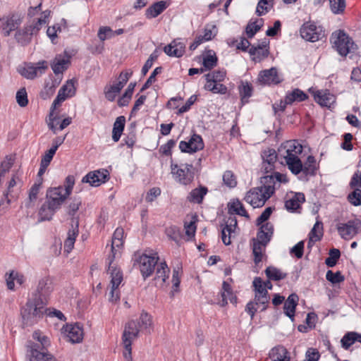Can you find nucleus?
<instances>
[{"label":"nucleus","mask_w":361,"mask_h":361,"mask_svg":"<svg viewBox=\"0 0 361 361\" xmlns=\"http://www.w3.org/2000/svg\"><path fill=\"white\" fill-rule=\"evenodd\" d=\"M16 178L17 176L14 175L8 183V189L4 194V199L1 200L0 202V212L3 210V212H5L10 204L11 200L8 198V195L11 192V189L17 184Z\"/></svg>","instance_id":"43"},{"label":"nucleus","mask_w":361,"mask_h":361,"mask_svg":"<svg viewBox=\"0 0 361 361\" xmlns=\"http://www.w3.org/2000/svg\"><path fill=\"white\" fill-rule=\"evenodd\" d=\"M226 72L224 69L214 71L205 75L207 82H213L214 83L220 82L224 80Z\"/></svg>","instance_id":"48"},{"label":"nucleus","mask_w":361,"mask_h":361,"mask_svg":"<svg viewBox=\"0 0 361 361\" xmlns=\"http://www.w3.org/2000/svg\"><path fill=\"white\" fill-rule=\"evenodd\" d=\"M274 233V226L270 222L262 224L257 233L256 241L267 245Z\"/></svg>","instance_id":"22"},{"label":"nucleus","mask_w":361,"mask_h":361,"mask_svg":"<svg viewBox=\"0 0 361 361\" xmlns=\"http://www.w3.org/2000/svg\"><path fill=\"white\" fill-rule=\"evenodd\" d=\"M238 90L241 103L243 104H247L249 102V98L252 95L253 87L252 85L247 81H241Z\"/></svg>","instance_id":"37"},{"label":"nucleus","mask_w":361,"mask_h":361,"mask_svg":"<svg viewBox=\"0 0 361 361\" xmlns=\"http://www.w3.org/2000/svg\"><path fill=\"white\" fill-rule=\"evenodd\" d=\"M164 51L169 56L180 57L185 53V45L180 42L173 41L164 48Z\"/></svg>","instance_id":"31"},{"label":"nucleus","mask_w":361,"mask_h":361,"mask_svg":"<svg viewBox=\"0 0 361 361\" xmlns=\"http://www.w3.org/2000/svg\"><path fill=\"white\" fill-rule=\"evenodd\" d=\"M208 192L205 186H200L191 190L187 197V200L190 202L200 204L202 202L204 196Z\"/></svg>","instance_id":"35"},{"label":"nucleus","mask_w":361,"mask_h":361,"mask_svg":"<svg viewBox=\"0 0 361 361\" xmlns=\"http://www.w3.org/2000/svg\"><path fill=\"white\" fill-rule=\"evenodd\" d=\"M69 63L68 59L61 55H56L51 63V67L54 73L57 75L65 71L68 68V63Z\"/></svg>","instance_id":"32"},{"label":"nucleus","mask_w":361,"mask_h":361,"mask_svg":"<svg viewBox=\"0 0 361 361\" xmlns=\"http://www.w3.org/2000/svg\"><path fill=\"white\" fill-rule=\"evenodd\" d=\"M305 195L302 193H295L291 198L285 202V207L289 212H295L300 208V204L305 202Z\"/></svg>","instance_id":"34"},{"label":"nucleus","mask_w":361,"mask_h":361,"mask_svg":"<svg viewBox=\"0 0 361 361\" xmlns=\"http://www.w3.org/2000/svg\"><path fill=\"white\" fill-rule=\"evenodd\" d=\"M59 91H62V94L66 95L67 97H73L75 94L74 82L72 80H68Z\"/></svg>","instance_id":"61"},{"label":"nucleus","mask_w":361,"mask_h":361,"mask_svg":"<svg viewBox=\"0 0 361 361\" xmlns=\"http://www.w3.org/2000/svg\"><path fill=\"white\" fill-rule=\"evenodd\" d=\"M279 156L274 149H267L262 152V158L263 159L262 170L264 173H269L275 171V164Z\"/></svg>","instance_id":"19"},{"label":"nucleus","mask_w":361,"mask_h":361,"mask_svg":"<svg viewBox=\"0 0 361 361\" xmlns=\"http://www.w3.org/2000/svg\"><path fill=\"white\" fill-rule=\"evenodd\" d=\"M269 358L272 361H290V357L287 349L282 345L274 347L269 353Z\"/></svg>","instance_id":"28"},{"label":"nucleus","mask_w":361,"mask_h":361,"mask_svg":"<svg viewBox=\"0 0 361 361\" xmlns=\"http://www.w3.org/2000/svg\"><path fill=\"white\" fill-rule=\"evenodd\" d=\"M169 273L170 269L166 262L158 264L157 265L156 276L154 277L156 285L162 287L169 279Z\"/></svg>","instance_id":"23"},{"label":"nucleus","mask_w":361,"mask_h":361,"mask_svg":"<svg viewBox=\"0 0 361 361\" xmlns=\"http://www.w3.org/2000/svg\"><path fill=\"white\" fill-rule=\"evenodd\" d=\"M302 152V146L295 140L283 143L279 149L281 157H298Z\"/></svg>","instance_id":"16"},{"label":"nucleus","mask_w":361,"mask_h":361,"mask_svg":"<svg viewBox=\"0 0 361 361\" xmlns=\"http://www.w3.org/2000/svg\"><path fill=\"white\" fill-rule=\"evenodd\" d=\"M309 92L312 94L314 101L321 106L330 108L336 101L334 95L327 90H314L310 88Z\"/></svg>","instance_id":"18"},{"label":"nucleus","mask_w":361,"mask_h":361,"mask_svg":"<svg viewBox=\"0 0 361 361\" xmlns=\"http://www.w3.org/2000/svg\"><path fill=\"white\" fill-rule=\"evenodd\" d=\"M97 37L101 41L104 42L114 37V32L110 27L102 26L98 30Z\"/></svg>","instance_id":"58"},{"label":"nucleus","mask_w":361,"mask_h":361,"mask_svg":"<svg viewBox=\"0 0 361 361\" xmlns=\"http://www.w3.org/2000/svg\"><path fill=\"white\" fill-rule=\"evenodd\" d=\"M159 256L155 253L152 256L142 254L139 257L137 263L144 279L150 276L154 271L155 266L158 264Z\"/></svg>","instance_id":"9"},{"label":"nucleus","mask_w":361,"mask_h":361,"mask_svg":"<svg viewBox=\"0 0 361 361\" xmlns=\"http://www.w3.org/2000/svg\"><path fill=\"white\" fill-rule=\"evenodd\" d=\"M222 292L221 293V300L219 302V305L221 307H224L227 305L228 299L232 303H235L237 300V298L233 295L232 288L231 285L226 282L224 281L222 283Z\"/></svg>","instance_id":"29"},{"label":"nucleus","mask_w":361,"mask_h":361,"mask_svg":"<svg viewBox=\"0 0 361 361\" xmlns=\"http://www.w3.org/2000/svg\"><path fill=\"white\" fill-rule=\"evenodd\" d=\"M44 24H46L45 20L37 19L17 30L14 36L17 43L23 47L28 45L32 41V36L37 35Z\"/></svg>","instance_id":"4"},{"label":"nucleus","mask_w":361,"mask_h":361,"mask_svg":"<svg viewBox=\"0 0 361 361\" xmlns=\"http://www.w3.org/2000/svg\"><path fill=\"white\" fill-rule=\"evenodd\" d=\"M68 197V195H66L63 191V186L47 190L46 202L42 205L39 212L41 221L51 220Z\"/></svg>","instance_id":"1"},{"label":"nucleus","mask_w":361,"mask_h":361,"mask_svg":"<svg viewBox=\"0 0 361 361\" xmlns=\"http://www.w3.org/2000/svg\"><path fill=\"white\" fill-rule=\"evenodd\" d=\"M5 276L7 288L11 290H14L15 281L20 286L23 285L25 281V276L22 274L13 270L11 271L9 273H6Z\"/></svg>","instance_id":"30"},{"label":"nucleus","mask_w":361,"mask_h":361,"mask_svg":"<svg viewBox=\"0 0 361 361\" xmlns=\"http://www.w3.org/2000/svg\"><path fill=\"white\" fill-rule=\"evenodd\" d=\"M329 256L325 259V264L329 267H334L340 258L341 252L338 249L332 248L329 250Z\"/></svg>","instance_id":"53"},{"label":"nucleus","mask_w":361,"mask_h":361,"mask_svg":"<svg viewBox=\"0 0 361 361\" xmlns=\"http://www.w3.org/2000/svg\"><path fill=\"white\" fill-rule=\"evenodd\" d=\"M361 226V220L355 219L345 224H338L337 230L341 237L344 240H350L357 234Z\"/></svg>","instance_id":"11"},{"label":"nucleus","mask_w":361,"mask_h":361,"mask_svg":"<svg viewBox=\"0 0 361 361\" xmlns=\"http://www.w3.org/2000/svg\"><path fill=\"white\" fill-rule=\"evenodd\" d=\"M126 118L120 116L116 118L112 130V139L114 142H118L123 133L125 128Z\"/></svg>","instance_id":"39"},{"label":"nucleus","mask_w":361,"mask_h":361,"mask_svg":"<svg viewBox=\"0 0 361 361\" xmlns=\"http://www.w3.org/2000/svg\"><path fill=\"white\" fill-rule=\"evenodd\" d=\"M229 209L233 210V212H235L238 215L245 216L246 218L250 217L244 206L238 200H237L236 201H233L232 202Z\"/></svg>","instance_id":"59"},{"label":"nucleus","mask_w":361,"mask_h":361,"mask_svg":"<svg viewBox=\"0 0 361 361\" xmlns=\"http://www.w3.org/2000/svg\"><path fill=\"white\" fill-rule=\"evenodd\" d=\"M353 190L348 195V201L353 206L361 205V189L357 187L353 188Z\"/></svg>","instance_id":"52"},{"label":"nucleus","mask_w":361,"mask_h":361,"mask_svg":"<svg viewBox=\"0 0 361 361\" xmlns=\"http://www.w3.org/2000/svg\"><path fill=\"white\" fill-rule=\"evenodd\" d=\"M326 279L333 284L339 283L344 281L345 278L340 271L333 272L328 270L326 274Z\"/></svg>","instance_id":"62"},{"label":"nucleus","mask_w":361,"mask_h":361,"mask_svg":"<svg viewBox=\"0 0 361 361\" xmlns=\"http://www.w3.org/2000/svg\"><path fill=\"white\" fill-rule=\"evenodd\" d=\"M82 205V200L80 197H73L71 199V202L67 207V213L72 216L73 221L75 219V215Z\"/></svg>","instance_id":"49"},{"label":"nucleus","mask_w":361,"mask_h":361,"mask_svg":"<svg viewBox=\"0 0 361 361\" xmlns=\"http://www.w3.org/2000/svg\"><path fill=\"white\" fill-rule=\"evenodd\" d=\"M273 1L274 0H259L256 8L257 15L262 16L268 13L270 10V7L268 5Z\"/></svg>","instance_id":"60"},{"label":"nucleus","mask_w":361,"mask_h":361,"mask_svg":"<svg viewBox=\"0 0 361 361\" xmlns=\"http://www.w3.org/2000/svg\"><path fill=\"white\" fill-rule=\"evenodd\" d=\"M32 338L39 343H30L28 345L30 361H56L54 355L49 353L45 348L49 344L48 338L42 336L39 331H35L32 334Z\"/></svg>","instance_id":"3"},{"label":"nucleus","mask_w":361,"mask_h":361,"mask_svg":"<svg viewBox=\"0 0 361 361\" xmlns=\"http://www.w3.org/2000/svg\"><path fill=\"white\" fill-rule=\"evenodd\" d=\"M356 341L361 343V334L353 331L348 332L341 338V346L344 349L348 350Z\"/></svg>","instance_id":"40"},{"label":"nucleus","mask_w":361,"mask_h":361,"mask_svg":"<svg viewBox=\"0 0 361 361\" xmlns=\"http://www.w3.org/2000/svg\"><path fill=\"white\" fill-rule=\"evenodd\" d=\"M286 177L279 172L272 171L269 173H264L261 177L260 188L267 193V197H271L275 192V185L276 183L286 182Z\"/></svg>","instance_id":"8"},{"label":"nucleus","mask_w":361,"mask_h":361,"mask_svg":"<svg viewBox=\"0 0 361 361\" xmlns=\"http://www.w3.org/2000/svg\"><path fill=\"white\" fill-rule=\"evenodd\" d=\"M277 69L272 67L261 71L258 75L257 82L262 85H277L281 82Z\"/></svg>","instance_id":"17"},{"label":"nucleus","mask_w":361,"mask_h":361,"mask_svg":"<svg viewBox=\"0 0 361 361\" xmlns=\"http://www.w3.org/2000/svg\"><path fill=\"white\" fill-rule=\"evenodd\" d=\"M78 235V219L75 220V226L72 224V228L69 229L68 236L64 241V249L67 252H70L73 248L75 238Z\"/></svg>","instance_id":"33"},{"label":"nucleus","mask_w":361,"mask_h":361,"mask_svg":"<svg viewBox=\"0 0 361 361\" xmlns=\"http://www.w3.org/2000/svg\"><path fill=\"white\" fill-rule=\"evenodd\" d=\"M216 26L213 24H207L204 29L203 38H204V40L209 41L216 35Z\"/></svg>","instance_id":"64"},{"label":"nucleus","mask_w":361,"mask_h":361,"mask_svg":"<svg viewBox=\"0 0 361 361\" xmlns=\"http://www.w3.org/2000/svg\"><path fill=\"white\" fill-rule=\"evenodd\" d=\"M169 4H168L165 1H160L152 4L147 10L145 11L146 18L148 19L154 18L160 15L164 11H165Z\"/></svg>","instance_id":"25"},{"label":"nucleus","mask_w":361,"mask_h":361,"mask_svg":"<svg viewBox=\"0 0 361 361\" xmlns=\"http://www.w3.org/2000/svg\"><path fill=\"white\" fill-rule=\"evenodd\" d=\"M42 184V178L38 180L37 183H35L34 185L31 187L29 191V204L27 207H30V204L32 202H35L37 199V195L39 192L41 185Z\"/></svg>","instance_id":"56"},{"label":"nucleus","mask_w":361,"mask_h":361,"mask_svg":"<svg viewBox=\"0 0 361 361\" xmlns=\"http://www.w3.org/2000/svg\"><path fill=\"white\" fill-rule=\"evenodd\" d=\"M123 240L122 239H114L112 238L111 242V255L108 257V264H109V269L111 268V264H113L114 259L117 255L118 250L116 248L119 249L123 245Z\"/></svg>","instance_id":"57"},{"label":"nucleus","mask_w":361,"mask_h":361,"mask_svg":"<svg viewBox=\"0 0 361 361\" xmlns=\"http://www.w3.org/2000/svg\"><path fill=\"white\" fill-rule=\"evenodd\" d=\"M54 290L53 281L49 276H44L37 283L32 298H38L47 302V298Z\"/></svg>","instance_id":"12"},{"label":"nucleus","mask_w":361,"mask_h":361,"mask_svg":"<svg viewBox=\"0 0 361 361\" xmlns=\"http://www.w3.org/2000/svg\"><path fill=\"white\" fill-rule=\"evenodd\" d=\"M323 235V224L321 221H317L309 233L310 241H319Z\"/></svg>","instance_id":"47"},{"label":"nucleus","mask_w":361,"mask_h":361,"mask_svg":"<svg viewBox=\"0 0 361 361\" xmlns=\"http://www.w3.org/2000/svg\"><path fill=\"white\" fill-rule=\"evenodd\" d=\"M139 331V324L135 320L130 321L125 326L122 339L124 348L128 350V354L132 350V341L137 337Z\"/></svg>","instance_id":"14"},{"label":"nucleus","mask_w":361,"mask_h":361,"mask_svg":"<svg viewBox=\"0 0 361 361\" xmlns=\"http://www.w3.org/2000/svg\"><path fill=\"white\" fill-rule=\"evenodd\" d=\"M331 41L336 51L341 56H345L353 49L354 42L343 31L333 33Z\"/></svg>","instance_id":"7"},{"label":"nucleus","mask_w":361,"mask_h":361,"mask_svg":"<svg viewBox=\"0 0 361 361\" xmlns=\"http://www.w3.org/2000/svg\"><path fill=\"white\" fill-rule=\"evenodd\" d=\"M269 300L270 298L269 293H255L254 301H250L246 305L245 311L250 315V317L252 319L257 311V308L255 306H262L261 311H264L268 307Z\"/></svg>","instance_id":"13"},{"label":"nucleus","mask_w":361,"mask_h":361,"mask_svg":"<svg viewBox=\"0 0 361 361\" xmlns=\"http://www.w3.org/2000/svg\"><path fill=\"white\" fill-rule=\"evenodd\" d=\"M139 319L140 322H137V324H139V329L142 328L145 330L148 331V332L149 333V329L152 324L151 316L148 313L142 312L140 314Z\"/></svg>","instance_id":"54"},{"label":"nucleus","mask_w":361,"mask_h":361,"mask_svg":"<svg viewBox=\"0 0 361 361\" xmlns=\"http://www.w3.org/2000/svg\"><path fill=\"white\" fill-rule=\"evenodd\" d=\"M298 296L295 293L290 294L286 300L283 306L284 313L291 320H293L295 309L298 305Z\"/></svg>","instance_id":"26"},{"label":"nucleus","mask_w":361,"mask_h":361,"mask_svg":"<svg viewBox=\"0 0 361 361\" xmlns=\"http://www.w3.org/2000/svg\"><path fill=\"white\" fill-rule=\"evenodd\" d=\"M66 331L71 343H78L82 342L83 339V329L78 323L67 324Z\"/></svg>","instance_id":"21"},{"label":"nucleus","mask_w":361,"mask_h":361,"mask_svg":"<svg viewBox=\"0 0 361 361\" xmlns=\"http://www.w3.org/2000/svg\"><path fill=\"white\" fill-rule=\"evenodd\" d=\"M171 169L174 179L180 184L187 185L193 180L192 164H185L178 166L177 164L171 163Z\"/></svg>","instance_id":"5"},{"label":"nucleus","mask_w":361,"mask_h":361,"mask_svg":"<svg viewBox=\"0 0 361 361\" xmlns=\"http://www.w3.org/2000/svg\"><path fill=\"white\" fill-rule=\"evenodd\" d=\"M109 173L107 170H97L89 172L82 179V183H88L91 186L97 187L105 183L108 179Z\"/></svg>","instance_id":"20"},{"label":"nucleus","mask_w":361,"mask_h":361,"mask_svg":"<svg viewBox=\"0 0 361 361\" xmlns=\"http://www.w3.org/2000/svg\"><path fill=\"white\" fill-rule=\"evenodd\" d=\"M288 169L295 175H298L302 171V163L298 157H283Z\"/></svg>","instance_id":"38"},{"label":"nucleus","mask_w":361,"mask_h":361,"mask_svg":"<svg viewBox=\"0 0 361 361\" xmlns=\"http://www.w3.org/2000/svg\"><path fill=\"white\" fill-rule=\"evenodd\" d=\"M108 272L111 274V287L118 288L121 281H123V274L120 269H117L111 264V268H108Z\"/></svg>","instance_id":"44"},{"label":"nucleus","mask_w":361,"mask_h":361,"mask_svg":"<svg viewBox=\"0 0 361 361\" xmlns=\"http://www.w3.org/2000/svg\"><path fill=\"white\" fill-rule=\"evenodd\" d=\"M47 304L38 298H29L20 312L23 325L30 326L38 323L48 312Z\"/></svg>","instance_id":"2"},{"label":"nucleus","mask_w":361,"mask_h":361,"mask_svg":"<svg viewBox=\"0 0 361 361\" xmlns=\"http://www.w3.org/2000/svg\"><path fill=\"white\" fill-rule=\"evenodd\" d=\"M285 98L286 104L290 105L295 102H300L305 101L308 98V96L302 90L296 88L292 92H287Z\"/></svg>","instance_id":"36"},{"label":"nucleus","mask_w":361,"mask_h":361,"mask_svg":"<svg viewBox=\"0 0 361 361\" xmlns=\"http://www.w3.org/2000/svg\"><path fill=\"white\" fill-rule=\"evenodd\" d=\"M21 23V20L16 16L7 18V20L2 23L1 28L4 36L8 37L11 32L18 29Z\"/></svg>","instance_id":"27"},{"label":"nucleus","mask_w":361,"mask_h":361,"mask_svg":"<svg viewBox=\"0 0 361 361\" xmlns=\"http://www.w3.org/2000/svg\"><path fill=\"white\" fill-rule=\"evenodd\" d=\"M204 146L202 137L197 134H193L188 142L180 141L179 143V149L182 152L190 154L202 149Z\"/></svg>","instance_id":"15"},{"label":"nucleus","mask_w":361,"mask_h":361,"mask_svg":"<svg viewBox=\"0 0 361 361\" xmlns=\"http://www.w3.org/2000/svg\"><path fill=\"white\" fill-rule=\"evenodd\" d=\"M224 183L229 188H234L237 181L234 173L231 171H226L223 175Z\"/></svg>","instance_id":"63"},{"label":"nucleus","mask_w":361,"mask_h":361,"mask_svg":"<svg viewBox=\"0 0 361 361\" xmlns=\"http://www.w3.org/2000/svg\"><path fill=\"white\" fill-rule=\"evenodd\" d=\"M263 23L264 20L262 18L257 19L253 22L250 20L245 27V33L247 38H252L261 30Z\"/></svg>","instance_id":"41"},{"label":"nucleus","mask_w":361,"mask_h":361,"mask_svg":"<svg viewBox=\"0 0 361 361\" xmlns=\"http://www.w3.org/2000/svg\"><path fill=\"white\" fill-rule=\"evenodd\" d=\"M252 253L254 255V262L256 265H258V264L262 262L263 247H264L267 245H264L263 243L256 241V239L255 238L252 239Z\"/></svg>","instance_id":"46"},{"label":"nucleus","mask_w":361,"mask_h":361,"mask_svg":"<svg viewBox=\"0 0 361 361\" xmlns=\"http://www.w3.org/2000/svg\"><path fill=\"white\" fill-rule=\"evenodd\" d=\"M270 197H267V193L262 188L256 187L247 192L245 200L254 208H257L263 207Z\"/></svg>","instance_id":"10"},{"label":"nucleus","mask_w":361,"mask_h":361,"mask_svg":"<svg viewBox=\"0 0 361 361\" xmlns=\"http://www.w3.org/2000/svg\"><path fill=\"white\" fill-rule=\"evenodd\" d=\"M300 34L302 39L311 42H317L325 35L323 27L312 21L305 22L302 25Z\"/></svg>","instance_id":"6"},{"label":"nucleus","mask_w":361,"mask_h":361,"mask_svg":"<svg viewBox=\"0 0 361 361\" xmlns=\"http://www.w3.org/2000/svg\"><path fill=\"white\" fill-rule=\"evenodd\" d=\"M237 226V220L235 217H230L226 226L221 230V240L224 245H228L231 243V233L234 232Z\"/></svg>","instance_id":"24"},{"label":"nucleus","mask_w":361,"mask_h":361,"mask_svg":"<svg viewBox=\"0 0 361 361\" xmlns=\"http://www.w3.org/2000/svg\"><path fill=\"white\" fill-rule=\"evenodd\" d=\"M265 274L267 278L272 281H280L287 276V274L283 273L279 269L271 266L265 269Z\"/></svg>","instance_id":"45"},{"label":"nucleus","mask_w":361,"mask_h":361,"mask_svg":"<svg viewBox=\"0 0 361 361\" xmlns=\"http://www.w3.org/2000/svg\"><path fill=\"white\" fill-rule=\"evenodd\" d=\"M331 11L334 14L343 13L345 8V0H329Z\"/></svg>","instance_id":"55"},{"label":"nucleus","mask_w":361,"mask_h":361,"mask_svg":"<svg viewBox=\"0 0 361 361\" xmlns=\"http://www.w3.org/2000/svg\"><path fill=\"white\" fill-rule=\"evenodd\" d=\"M123 87L121 86H119L117 82L108 87H105L104 94L106 99L109 102L114 101L117 94L120 93Z\"/></svg>","instance_id":"50"},{"label":"nucleus","mask_w":361,"mask_h":361,"mask_svg":"<svg viewBox=\"0 0 361 361\" xmlns=\"http://www.w3.org/2000/svg\"><path fill=\"white\" fill-rule=\"evenodd\" d=\"M56 87L57 85L54 81L46 82L40 92L41 98L44 100L49 99L54 94Z\"/></svg>","instance_id":"51"},{"label":"nucleus","mask_w":361,"mask_h":361,"mask_svg":"<svg viewBox=\"0 0 361 361\" xmlns=\"http://www.w3.org/2000/svg\"><path fill=\"white\" fill-rule=\"evenodd\" d=\"M316 159L314 157L310 155L307 157L305 164H302V173L306 176H314L316 174Z\"/></svg>","instance_id":"42"}]
</instances>
